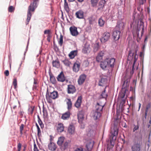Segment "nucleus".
I'll list each match as a JSON object with an SVG mask.
<instances>
[{"mask_svg": "<svg viewBox=\"0 0 151 151\" xmlns=\"http://www.w3.org/2000/svg\"><path fill=\"white\" fill-rule=\"evenodd\" d=\"M14 10V9L12 6H10L8 8V11L9 12H12Z\"/></svg>", "mask_w": 151, "mask_h": 151, "instance_id": "obj_50", "label": "nucleus"}, {"mask_svg": "<svg viewBox=\"0 0 151 151\" xmlns=\"http://www.w3.org/2000/svg\"><path fill=\"white\" fill-rule=\"evenodd\" d=\"M134 52H132V50H130L129 51V54L128 56L127 60L128 61H131L133 58Z\"/></svg>", "mask_w": 151, "mask_h": 151, "instance_id": "obj_32", "label": "nucleus"}, {"mask_svg": "<svg viewBox=\"0 0 151 151\" xmlns=\"http://www.w3.org/2000/svg\"><path fill=\"white\" fill-rule=\"evenodd\" d=\"M101 116V113L100 112H98L93 111L92 116L95 120H99V118Z\"/></svg>", "mask_w": 151, "mask_h": 151, "instance_id": "obj_8", "label": "nucleus"}, {"mask_svg": "<svg viewBox=\"0 0 151 151\" xmlns=\"http://www.w3.org/2000/svg\"><path fill=\"white\" fill-rule=\"evenodd\" d=\"M49 149L52 151H54L56 150V145L54 143L50 142L48 145Z\"/></svg>", "mask_w": 151, "mask_h": 151, "instance_id": "obj_25", "label": "nucleus"}, {"mask_svg": "<svg viewBox=\"0 0 151 151\" xmlns=\"http://www.w3.org/2000/svg\"><path fill=\"white\" fill-rule=\"evenodd\" d=\"M54 48L55 51H58L59 50V48L56 45L55 46V45H54Z\"/></svg>", "mask_w": 151, "mask_h": 151, "instance_id": "obj_62", "label": "nucleus"}, {"mask_svg": "<svg viewBox=\"0 0 151 151\" xmlns=\"http://www.w3.org/2000/svg\"><path fill=\"white\" fill-rule=\"evenodd\" d=\"M64 8L67 12L69 11V8L68 6V3L66 2V0H64Z\"/></svg>", "mask_w": 151, "mask_h": 151, "instance_id": "obj_38", "label": "nucleus"}, {"mask_svg": "<svg viewBox=\"0 0 151 151\" xmlns=\"http://www.w3.org/2000/svg\"><path fill=\"white\" fill-rule=\"evenodd\" d=\"M112 135V139H116V136L118 135V129L117 128H115L114 127L112 130L111 131Z\"/></svg>", "mask_w": 151, "mask_h": 151, "instance_id": "obj_14", "label": "nucleus"}, {"mask_svg": "<svg viewBox=\"0 0 151 151\" xmlns=\"http://www.w3.org/2000/svg\"><path fill=\"white\" fill-rule=\"evenodd\" d=\"M63 62L65 65L67 66H69L70 64V63L67 59H65L63 61Z\"/></svg>", "mask_w": 151, "mask_h": 151, "instance_id": "obj_43", "label": "nucleus"}, {"mask_svg": "<svg viewBox=\"0 0 151 151\" xmlns=\"http://www.w3.org/2000/svg\"><path fill=\"white\" fill-rule=\"evenodd\" d=\"M107 81V80L106 78H101L99 80V85L100 86H103L106 84Z\"/></svg>", "mask_w": 151, "mask_h": 151, "instance_id": "obj_27", "label": "nucleus"}, {"mask_svg": "<svg viewBox=\"0 0 151 151\" xmlns=\"http://www.w3.org/2000/svg\"><path fill=\"white\" fill-rule=\"evenodd\" d=\"M110 144L112 146H114V142L112 140H111L110 141Z\"/></svg>", "mask_w": 151, "mask_h": 151, "instance_id": "obj_63", "label": "nucleus"}, {"mask_svg": "<svg viewBox=\"0 0 151 151\" xmlns=\"http://www.w3.org/2000/svg\"><path fill=\"white\" fill-rule=\"evenodd\" d=\"M70 31L71 35L74 36H76L78 34L77 28L74 26H71L70 28Z\"/></svg>", "mask_w": 151, "mask_h": 151, "instance_id": "obj_7", "label": "nucleus"}, {"mask_svg": "<svg viewBox=\"0 0 151 151\" xmlns=\"http://www.w3.org/2000/svg\"><path fill=\"white\" fill-rule=\"evenodd\" d=\"M46 99L49 103H51L52 102V101L51 99V98L50 96L49 93L48 92V90H47L46 95Z\"/></svg>", "mask_w": 151, "mask_h": 151, "instance_id": "obj_34", "label": "nucleus"}, {"mask_svg": "<svg viewBox=\"0 0 151 151\" xmlns=\"http://www.w3.org/2000/svg\"><path fill=\"white\" fill-rule=\"evenodd\" d=\"M78 118L79 123H82V121L84 119L83 116L81 115H78Z\"/></svg>", "mask_w": 151, "mask_h": 151, "instance_id": "obj_42", "label": "nucleus"}, {"mask_svg": "<svg viewBox=\"0 0 151 151\" xmlns=\"http://www.w3.org/2000/svg\"><path fill=\"white\" fill-rule=\"evenodd\" d=\"M76 91L75 87L73 85H69L68 86V93H73Z\"/></svg>", "mask_w": 151, "mask_h": 151, "instance_id": "obj_9", "label": "nucleus"}, {"mask_svg": "<svg viewBox=\"0 0 151 151\" xmlns=\"http://www.w3.org/2000/svg\"><path fill=\"white\" fill-rule=\"evenodd\" d=\"M29 41L28 40V42H27V47H26V50H25V51L24 52V59L25 58V54H26V53L28 50V45H29Z\"/></svg>", "mask_w": 151, "mask_h": 151, "instance_id": "obj_54", "label": "nucleus"}, {"mask_svg": "<svg viewBox=\"0 0 151 151\" xmlns=\"http://www.w3.org/2000/svg\"><path fill=\"white\" fill-rule=\"evenodd\" d=\"M21 145L20 143L18 144L17 145V148L18 149H19V151H20L21 149Z\"/></svg>", "mask_w": 151, "mask_h": 151, "instance_id": "obj_60", "label": "nucleus"}, {"mask_svg": "<svg viewBox=\"0 0 151 151\" xmlns=\"http://www.w3.org/2000/svg\"><path fill=\"white\" fill-rule=\"evenodd\" d=\"M83 149L81 147L79 148H77L74 150V151H83Z\"/></svg>", "mask_w": 151, "mask_h": 151, "instance_id": "obj_56", "label": "nucleus"}, {"mask_svg": "<svg viewBox=\"0 0 151 151\" xmlns=\"http://www.w3.org/2000/svg\"><path fill=\"white\" fill-rule=\"evenodd\" d=\"M106 60L107 63L108 65V67L111 68H113L114 66V63L115 61V59L113 58L106 57Z\"/></svg>", "mask_w": 151, "mask_h": 151, "instance_id": "obj_2", "label": "nucleus"}, {"mask_svg": "<svg viewBox=\"0 0 151 151\" xmlns=\"http://www.w3.org/2000/svg\"><path fill=\"white\" fill-rule=\"evenodd\" d=\"M49 96L51 99H55L58 97V94L57 91H54L52 92L49 93Z\"/></svg>", "mask_w": 151, "mask_h": 151, "instance_id": "obj_16", "label": "nucleus"}, {"mask_svg": "<svg viewBox=\"0 0 151 151\" xmlns=\"http://www.w3.org/2000/svg\"><path fill=\"white\" fill-rule=\"evenodd\" d=\"M51 36V35H49L47 36V40L49 42H50V39Z\"/></svg>", "mask_w": 151, "mask_h": 151, "instance_id": "obj_57", "label": "nucleus"}, {"mask_svg": "<svg viewBox=\"0 0 151 151\" xmlns=\"http://www.w3.org/2000/svg\"><path fill=\"white\" fill-rule=\"evenodd\" d=\"M126 90V89L122 90L121 92L119 94L118 99H119V98L121 99H124L125 95Z\"/></svg>", "mask_w": 151, "mask_h": 151, "instance_id": "obj_30", "label": "nucleus"}, {"mask_svg": "<svg viewBox=\"0 0 151 151\" xmlns=\"http://www.w3.org/2000/svg\"><path fill=\"white\" fill-rule=\"evenodd\" d=\"M75 130L74 126L73 125H70L68 129V132L70 134H74Z\"/></svg>", "mask_w": 151, "mask_h": 151, "instance_id": "obj_24", "label": "nucleus"}, {"mask_svg": "<svg viewBox=\"0 0 151 151\" xmlns=\"http://www.w3.org/2000/svg\"><path fill=\"white\" fill-rule=\"evenodd\" d=\"M80 67V64L79 63H74L73 67V71L75 72H77L79 70Z\"/></svg>", "mask_w": 151, "mask_h": 151, "instance_id": "obj_19", "label": "nucleus"}, {"mask_svg": "<svg viewBox=\"0 0 151 151\" xmlns=\"http://www.w3.org/2000/svg\"><path fill=\"white\" fill-rule=\"evenodd\" d=\"M105 59L104 60L101 62L100 64V66L103 70H105L107 67H108V65Z\"/></svg>", "mask_w": 151, "mask_h": 151, "instance_id": "obj_21", "label": "nucleus"}, {"mask_svg": "<svg viewBox=\"0 0 151 151\" xmlns=\"http://www.w3.org/2000/svg\"><path fill=\"white\" fill-rule=\"evenodd\" d=\"M67 104L68 106L67 109L68 110H69L70 109L72 108V103L70 99H68V101L67 102Z\"/></svg>", "mask_w": 151, "mask_h": 151, "instance_id": "obj_36", "label": "nucleus"}, {"mask_svg": "<svg viewBox=\"0 0 151 151\" xmlns=\"http://www.w3.org/2000/svg\"><path fill=\"white\" fill-rule=\"evenodd\" d=\"M77 54V51L74 50L72 51L69 54V57L70 59L73 58Z\"/></svg>", "mask_w": 151, "mask_h": 151, "instance_id": "obj_28", "label": "nucleus"}, {"mask_svg": "<svg viewBox=\"0 0 151 151\" xmlns=\"http://www.w3.org/2000/svg\"><path fill=\"white\" fill-rule=\"evenodd\" d=\"M37 129V135L39 137L40 134L41 133V130L40 128H38Z\"/></svg>", "mask_w": 151, "mask_h": 151, "instance_id": "obj_61", "label": "nucleus"}, {"mask_svg": "<svg viewBox=\"0 0 151 151\" xmlns=\"http://www.w3.org/2000/svg\"><path fill=\"white\" fill-rule=\"evenodd\" d=\"M104 52L101 51L98 54L96 57V60L98 62H99L103 59V57L104 55Z\"/></svg>", "mask_w": 151, "mask_h": 151, "instance_id": "obj_23", "label": "nucleus"}, {"mask_svg": "<svg viewBox=\"0 0 151 151\" xmlns=\"http://www.w3.org/2000/svg\"><path fill=\"white\" fill-rule=\"evenodd\" d=\"M34 151H39L35 142H34Z\"/></svg>", "mask_w": 151, "mask_h": 151, "instance_id": "obj_55", "label": "nucleus"}, {"mask_svg": "<svg viewBox=\"0 0 151 151\" xmlns=\"http://www.w3.org/2000/svg\"><path fill=\"white\" fill-rule=\"evenodd\" d=\"M134 128L133 131V132H135V131L137 130L139 128V126H138V125L136 126L135 125H134Z\"/></svg>", "mask_w": 151, "mask_h": 151, "instance_id": "obj_58", "label": "nucleus"}, {"mask_svg": "<svg viewBox=\"0 0 151 151\" xmlns=\"http://www.w3.org/2000/svg\"><path fill=\"white\" fill-rule=\"evenodd\" d=\"M136 54L135 55V58L134 59L133 63L132 64V70L131 71L130 73V74L131 75H132L134 73L135 65V63H136V62L137 60V58H136Z\"/></svg>", "mask_w": 151, "mask_h": 151, "instance_id": "obj_35", "label": "nucleus"}, {"mask_svg": "<svg viewBox=\"0 0 151 151\" xmlns=\"http://www.w3.org/2000/svg\"><path fill=\"white\" fill-rule=\"evenodd\" d=\"M49 74L50 76L51 82L53 84H55L56 83L55 78L50 70L49 71Z\"/></svg>", "mask_w": 151, "mask_h": 151, "instance_id": "obj_18", "label": "nucleus"}, {"mask_svg": "<svg viewBox=\"0 0 151 151\" xmlns=\"http://www.w3.org/2000/svg\"><path fill=\"white\" fill-rule=\"evenodd\" d=\"M104 106V105H101L99 103H97L96 106V109L93 111L100 112H101L102 111Z\"/></svg>", "mask_w": 151, "mask_h": 151, "instance_id": "obj_15", "label": "nucleus"}, {"mask_svg": "<svg viewBox=\"0 0 151 151\" xmlns=\"http://www.w3.org/2000/svg\"><path fill=\"white\" fill-rule=\"evenodd\" d=\"M98 23L100 26L102 27L104 24V21L101 18H100L99 19Z\"/></svg>", "mask_w": 151, "mask_h": 151, "instance_id": "obj_41", "label": "nucleus"}, {"mask_svg": "<svg viewBox=\"0 0 151 151\" xmlns=\"http://www.w3.org/2000/svg\"><path fill=\"white\" fill-rule=\"evenodd\" d=\"M57 130L58 132H61L64 130V126L63 124L61 123H60L58 125Z\"/></svg>", "mask_w": 151, "mask_h": 151, "instance_id": "obj_26", "label": "nucleus"}, {"mask_svg": "<svg viewBox=\"0 0 151 151\" xmlns=\"http://www.w3.org/2000/svg\"><path fill=\"white\" fill-rule=\"evenodd\" d=\"M38 122L40 125V126L41 128H43L44 127V125L41 119H39V120H38Z\"/></svg>", "mask_w": 151, "mask_h": 151, "instance_id": "obj_47", "label": "nucleus"}, {"mask_svg": "<svg viewBox=\"0 0 151 151\" xmlns=\"http://www.w3.org/2000/svg\"><path fill=\"white\" fill-rule=\"evenodd\" d=\"M150 107V103H149L147 105L146 108H147V109H149Z\"/></svg>", "mask_w": 151, "mask_h": 151, "instance_id": "obj_64", "label": "nucleus"}, {"mask_svg": "<svg viewBox=\"0 0 151 151\" xmlns=\"http://www.w3.org/2000/svg\"><path fill=\"white\" fill-rule=\"evenodd\" d=\"M24 127V125L23 124H21L20 126V133L22 134V131Z\"/></svg>", "mask_w": 151, "mask_h": 151, "instance_id": "obj_53", "label": "nucleus"}, {"mask_svg": "<svg viewBox=\"0 0 151 151\" xmlns=\"http://www.w3.org/2000/svg\"><path fill=\"white\" fill-rule=\"evenodd\" d=\"M4 74L6 76H8L9 74V71L8 70H6L4 72Z\"/></svg>", "mask_w": 151, "mask_h": 151, "instance_id": "obj_59", "label": "nucleus"}, {"mask_svg": "<svg viewBox=\"0 0 151 151\" xmlns=\"http://www.w3.org/2000/svg\"><path fill=\"white\" fill-rule=\"evenodd\" d=\"M93 144L91 142H88L86 145V148L87 151H91L93 148Z\"/></svg>", "mask_w": 151, "mask_h": 151, "instance_id": "obj_20", "label": "nucleus"}, {"mask_svg": "<svg viewBox=\"0 0 151 151\" xmlns=\"http://www.w3.org/2000/svg\"><path fill=\"white\" fill-rule=\"evenodd\" d=\"M13 84L14 86V88L16 89L17 85V82L16 78H15L14 79Z\"/></svg>", "mask_w": 151, "mask_h": 151, "instance_id": "obj_46", "label": "nucleus"}, {"mask_svg": "<svg viewBox=\"0 0 151 151\" xmlns=\"http://www.w3.org/2000/svg\"><path fill=\"white\" fill-rule=\"evenodd\" d=\"M63 43V36L61 34L60 36L59 41L58 42V43L60 45V46H62Z\"/></svg>", "mask_w": 151, "mask_h": 151, "instance_id": "obj_45", "label": "nucleus"}, {"mask_svg": "<svg viewBox=\"0 0 151 151\" xmlns=\"http://www.w3.org/2000/svg\"><path fill=\"white\" fill-rule=\"evenodd\" d=\"M141 145L140 142H135L131 146L132 151H140Z\"/></svg>", "mask_w": 151, "mask_h": 151, "instance_id": "obj_4", "label": "nucleus"}, {"mask_svg": "<svg viewBox=\"0 0 151 151\" xmlns=\"http://www.w3.org/2000/svg\"><path fill=\"white\" fill-rule=\"evenodd\" d=\"M70 112L68 111L62 114L61 118L64 120H68L70 117Z\"/></svg>", "mask_w": 151, "mask_h": 151, "instance_id": "obj_13", "label": "nucleus"}, {"mask_svg": "<svg viewBox=\"0 0 151 151\" xmlns=\"http://www.w3.org/2000/svg\"><path fill=\"white\" fill-rule=\"evenodd\" d=\"M82 97L80 96L78 97L76 101L75 104V106L77 108H79L81 106Z\"/></svg>", "mask_w": 151, "mask_h": 151, "instance_id": "obj_12", "label": "nucleus"}, {"mask_svg": "<svg viewBox=\"0 0 151 151\" xmlns=\"http://www.w3.org/2000/svg\"><path fill=\"white\" fill-rule=\"evenodd\" d=\"M144 23L143 22L140 21L139 24V27H138V26L137 28V31L138 32H139L141 29H142L141 32L142 35L144 32Z\"/></svg>", "mask_w": 151, "mask_h": 151, "instance_id": "obj_22", "label": "nucleus"}, {"mask_svg": "<svg viewBox=\"0 0 151 151\" xmlns=\"http://www.w3.org/2000/svg\"><path fill=\"white\" fill-rule=\"evenodd\" d=\"M106 1L105 0H100L98 6V10H102L104 7Z\"/></svg>", "mask_w": 151, "mask_h": 151, "instance_id": "obj_17", "label": "nucleus"}, {"mask_svg": "<svg viewBox=\"0 0 151 151\" xmlns=\"http://www.w3.org/2000/svg\"><path fill=\"white\" fill-rule=\"evenodd\" d=\"M124 27V24L122 20L118 21L115 27L116 29L121 32L123 29Z\"/></svg>", "mask_w": 151, "mask_h": 151, "instance_id": "obj_6", "label": "nucleus"}, {"mask_svg": "<svg viewBox=\"0 0 151 151\" xmlns=\"http://www.w3.org/2000/svg\"><path fill=\"white\" fill-rule=\"evenodd\" d=\"M64 139L65 138L63 137H59L57 142V144L60 146H61L64 141Z\"/></svg>", "mask_w": 151, "mask_h": 151, "instance_id": "obj_33", "label": "nucleus"}, {"mask_svg": "<svg viewBox=\"0 0 151 151\" xmlns=\"http://www.w3.org/2000/svg\"><path fill=\"white\" fill-rule=\"evenodd\" d=\"M40 0H34L33 2L31 3L30 5L29 6L27 14V23H26V24L27 25L29 22L30 19L32 14L30 11H34L35 9L37 7Z\"/></svg>", "mask_w": 151, "mask_h": 151, "instance_id": "obj_1", "label": "nucleus"}, {"mask_svg": "<svg viewBox=\"0 0 151 151\" xmlns=\"http://www.w3.org/2000/svg\"><path fill=\"white\" fill-rule=\"evenodd\" d=\"M86 78V76L85 74L81 75L78 80V83L79 85H81L84 83Z\"/></svg>", "mask_w": 151, "mask_h": 151, "instance_id": "obj_10", "label": "nucleus"}, {"mask_svg": "<svg viewBox=\"0 0 151 151\" xmlns=\"http://www.w3.org/2000/svg\"><path fill=\"white\" fill-rule=\"evenodd\" d=\"M57 79L58 81L61 82H63L65 81V78L63 72H61L58 76Z\"/></svg>", "mask_w": 151, "mask_h": 151, "instance_id": "obj_11", "label": "nucleus"}, {"mask_svg": "<svg viewBox=\"0 0 151 151\" xmlns=\"http://www.w3.org/2000/svg\"><path fill=\"white\" fill-rule=\"evenodd\" d=\"M121 35H122L121 32L119 30L116 29L113 32L112 35L113 38L114 40L117 41L119 39Z\"/></svg>", "mask_w": 151, "mask_h": 151, "instance_id": "obj_5", "label": "nucleus"}, {"mask_svg": "<svg viewBox=\"0 0 151 151\" xmlns=\"http://www.w3.org/2000/svg\"><path fill=\"white\" fill-rule=\"evenodd\" d=\"M99 48V45L98 43L95 45L94 47V51L95 52L97 51Z\"/></svg>", "mask_w": 151, "mask_h": 151, "instance_id": "obj_48", "label": "nucleus"}, {"mask_svg": "<svg viewBox=\"0 0 151 151\" xmlns=\"http://www.w3.org/2000/svg\"><path fill=\"white\" fill-rule=\"evenodd\" d=\"M89 48V46H84L82 49V52L84 54L87 53L88 52Z\"/></svg>", "mask_w": 151, "mask_h": 151, "instance_id": "obj_40", "label": "nucleus"}, {"mask_svg": "<svg viewBox=\"0 0 151 151\" xmlns=\"http://www.w3.org/2000/svg\"><path fill=\"white\" fill-rule=\"evenodd\" d=\"M44 34H47L48 35H51V31L49 29H46L45 30L44 32Z\"/></svg>", "mask_w": 151, "mask_h": 151, "instance_id": "obj_51", "label": "nucleus"}, {"mask_svg": "<svg viewBox=\"0 0 151 151\" xmlns=\"http://www.w3.org/2000/svg\"><path fill=\"white\" fill-rule=\"evenodd\" d=\"M106 88H105L104 90L102 91L101 95V96L102 98H104L106 99L108 96L107 94L106 93Z\"/></svg>", "mask_w": 151, "mask_h": 151, "instance_id": "obj_39", "label": "nucleus"}, {"mask_svg": "<svg viewBox=\"0 0 151 151\" xmlns=\"http://www.w3.org/2000/svg\"><path fill=\"white\" fill-rule=\"evenodd\" d=\"M34 109V107L31 106L28 109V112L29 114H32Z\"/></svg>", "mask_w": 151, "mask_h": 151, "instance_id": "obj_44", "label": "nucleus"}, {"mask_svg": "<svg viewBox=\"0 0 151 151\" xmlns=\"http://www.w3.org/2000/svg\"><path fill=\"white\" fill-rule=\"evenodd\" d=\"M77 18L79 19H83V12L81 11H79L76 13Z\"/></svg>", "mask_w": 151, "mask_h": 151, "instance_id": "obj_29", "label": "nucleus"}, {"mask_svg": "<svg viewBox=\"0 0 151 151\" xmlns=\"http://www.w3.org/2000/svg\"><path fill=\"white\" fill-rule=\"evenodd\" d=\"M99 1V0H91V3L92 6L96 7Z\"/></svg>", "mask_w": 151, "mask_h": 151, "instance_id": "obj_37", "label": "nucleus"}, {"mask_svg": "<svg viewBox=\"0 0 151 151\" xmlns=\"http://www.w3.org/2000/svg\"><path fill=\"white\" fill-rule=\"evenodd\" d=\"M69 146V143L67 142H65L64 144V150L67 148Z\"/></svg>", "mask_w": 151, "mask_h": 151, "instance_id": "obj_49", "label": "nucleus"}, {"mask_svg": "<svg viewBox=\"0 0 151 151\" xmlns=\"http://www.w3.org/2000/svg\"><path fill=\"white\" fill-rule=\"evenodd\" d=\"M121 101L120 102V105L121 106H123L126 102L125 99H121Z\"/></svg>", "mask_w": 151, "mask_h": 151, "instance_id": "obj_52", "label": "nucleus"}, {"mask_svg": "<svg viewBox=\"0 0 151 151\" xmlns=\"http://www.w3.org/2000/svg\"><path fill=\"white\" fill-rule=\"evenodd\" d=\"M53 66L57 68H58L60 66V62L58 59L52 62Z\"/></svg>", "mask_w": 151, "mask_h": 151, "instance_id": "obj_31", "label": "nucleus"}, {"mask_svg": "<svg viewBox=\"0 0 151 151\" xmlns=\"http://www.w3.org/2000/svg\"><path fill=\"white\" fill-rule=\"evenodd\" d=\"M110 34L108 32H105L103 35L100 39L101 42L102 43H105L110 38Z\"/></svg>", "mask_w": 151, "mask_h": 151, "instance_id": "obj_3", "label": "nucleus"}]
</instances>
